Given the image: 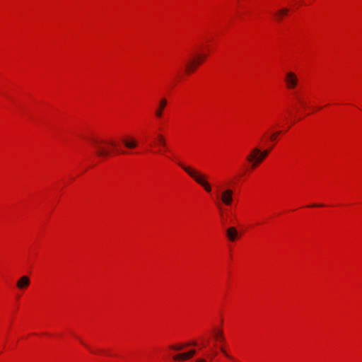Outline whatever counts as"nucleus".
Returning a JSON list of instances; mask_svg holds the SVG:
<instances>
[{
	"label": "nucleus",
	"instance_id": "12",
	"mask_svg": "<svg viewBox=\"0 0 362 362\" xmlns=\"http://www.w3.org/2000/svg\"><path fill=\"white\" fill-rule=\"evenodd\" d=\"M289 10L287 8H283L278 11L275 13V16L276 18V20L280 21H281L284 16L286 15L288 13Z\"/></svg>",
	"mask_w": 362,
	"mask_h": 362
},
{
	"label": "nucleus",
	"instance_id": "5",
	"mask_svg": "<svg viewBox=\"0 0 362 362\" xmlns=\"http://www.w3.org/2000/svg\"><path fill=\"white\" fill-rule=\"evenodd\" d=\"M233 195V192L230 189H225L221 192V194H217L218 198H219L221 201L226 206H229L232 204Z\"/></svg>",
	"mask_w": 362,
	"mask_h": 362
},
{
	"label": "nucleus",
	"instance_id": "4",
	"mask_svg": "<svg viewBox=\"0 0 362 362\" xmlns=\"http://www.w3.org/2000/svg\"><path fill=\"white\" fill-rule=\"evenodd\" d=\"M284 81L288 89H294L298 83L296 74L292 71H288L285 74Z\"/></svg>",
	"mask_w": 362,
	"mask_h": 362
},
{
	"label": "nucleus",
	"instance_id": "11",
	"mask_svg": "<svg viewBox=\"0 0 362 362\" xmlns=\"http://www.w3.org/2000/svg\"><path fill=\"white\" fill-rule=\"evenodd\" d=\"M175 361H186L189 359L187 352L180 353L173 356Z\"/></svg>",
	"mask_w": 362,
	"mask_h": 362
},
{
	"label": "nucleus",
	"instance_id": "9",
	"mask_svg": "<svg viewBox=\"0 0 362 362\" xmlns=\"http://www.w3.org/2000/svg\"><path fill=\"white\" fill-rule=\"evenodd\" d=\"M30 279L27 276H21L17 281V287L20 289H24L27 288L30 284Z\"/></svg>",
	"mask_w": 362,
	"mask_h": 362
},
{
	"label": "nucleus",
	"instance_id": "24",
	"mask_svg": "<svg viewBox=\"0 0 362 362\" xmlns=\"http://www.w3.org/2000/svg\"><path fill=\"white\" fill-rule=\"evenodd\" d=\"M119 153H123V154L126 153V152L124 151H119Z\"/></svg>",
	"mask_w": 362,
	"mask_h": 362
},
{
	"label": "nucleus",
	"instance_id": "15",
	"mask_svg": "<svg viewBox=\"0 0 362 362\" xmlns=\"http://www.w3.org/2000/svg\"><path fill=\"white\" fill-rule=\"evenodd\" d=\"M220 350H221V351L223 353V354L226 357H227V358H229V359L234 360V358H233L232 356H230V354L226 351V350L225 349V348H224L223 346H220Z\"/></svg>",
	"mask_w": 362,
	"mask_h": 362
},
{
	"label": "nucleus",
	"instance_id": "23",
	"mask_svg": "<svg viewBox=\"0 0 362 362\" xmlns=\"http://www.w3.org/2000/svg\"><path fill=\"white\" fill-rule=\"evenodd\" d=\"M322 204H313L311 206H322Z\"/></svg>",
	"mask_w": 362,
	"mask_h": 362
},
{
	"label": "nucleus",
	"instance_id": "10",
	"mask_svg": "<svg viewBox=\"0 0 362 362\" xmlns=\"http://www.w3.org/2000/svg\"><path fill=\"white\" fill-rule=\"evenodd\" d=\"M226 235L229 240L235 241L238 236V231L234 227H230L226 230Z\"/></svg>",
	"mask_w": 362,
	"mask_h": 362
},
{
	"label": "nucleus",
	"instance_id": "19",
	"mask_svg": "<svg viewBox=\"0 0 362 362\" xmlns=\"http://www.w3.org/2000/svg\"><path fill=\"white\" fill-rule=\"evenodd\" d=\"M188 356L191 358L194 355L196 354V350L195 349H191L189 351H187Z\"/></svg>",
	"mask_w": 362,
	"mask_h": 362
},
{
	"label": "nucleus",
	"instance_id": "22",
	"mask_svg": "<svg viewBox=\"0 0 362 362\" xmlns=\"http://www.w3.org/2000/svg\"><path fill=\"white\" fill-rule=\"evenodd\" d=\"M197 344L196 341H192V342H190V343L186 344L185 346H196Z\"/></svg>",
	"mask_w": 362,
	"mask_h": 362
},
{
	"label": "nucleus",
	"instance_id": "8",
	"mask_svg": "<svg viewBox=\"0 0 362 362\" xmlns=\"http://www.w3.org/2000/svg\"><path fill=\"white\" fill-rule=\"evenodd\" d=\"M122 141L124 146L129 149L134 148L138 145L136 140L132 137L123 139Z\"/></svg>",
	"mask_w": 362,
	"mask_h": 362
},
{
	"label": "nucleus",
	"instance_id": "7",
	"mask_svg": "<svg viewBox=\"0 0 362 362\" xmlns=\"http://www.w3.org/2000/svg\"><path fill=\"white\" fill-rule=\"evenodd\" d=\"M168 105L167 99L162 98L158 103V107L156 108L154 114L158 119H160L163 116V111Z\"/></svg>",
	"mask_w": 362,
	"mask_h": 362
},
{
	"label": "nucleus",
	"instance_id": "17",
	"mask_svg": "<svg viewBox=\"0 0 362 362\" xmlns=\"http://www.w3.org/2000/svg\"><path fill=\"white\" fill-rule=\"evenodd\" d=\"M158 141L160 142V144L162 146H165V139H164V137H163V135H161V134H158Z\"/></svg>",
	"mask_w": 362,
	"mask_h": 362
},
{
	"label": "nucleus",
	"instance_id": "20",
	"mask_svg": "<svg viewBox=\"0 0 362 362\" xmlns=\"http://www.w3.org/2000/svg\"><path fill=\"white\" fill-rule=\"evenodd\" d=\"M81 344L86 346L87 349H88L90 350V352L92 353H96V351L92 350L87 344H86L85 343H83L82 341H81Z\"/></svg>",
	"mask_w": 362,
	"mask_h": 362
},
{
	"label": "nucleus",
	"instance_id": "2",
	"mask_svg": "<svg viewBox=\"0 0 362 362\" xmlns=\"http://www.w3.org/2000/svg\"><path fill=\"white\" fill-rule=\"evenodd\" d=\"M91 141L93 144L95 155L100 158H105L110 155V151L103 146V144H110L115 146L116 144L113 141H105L98 139H92Z\"/></svg>",
	"mask_w": 362,
	"mask_h": 362
},
{
	"label": "nucleus",
	"instance_id": "3",
	"mask_svg": "<svg viewBox=\"0 0 362 362\" xmlns=\"http://www.w3.org/2000/svg\"><path fill=\"white\" fill-rule=\"evenodd\" d=\"M206 57V55H197L194 57L189 59L185 66L186 72L191 73L195 71L197 66L202 62L203 59Z\"/></svg>",
	"mask_w": 362,
	"mask_h": 362
},
{
	"label": "nucleus",
	"instance_id": "16",
	"mask_svg": "<svg viewBox=\"0 0 362 362\" xmlns=\"http://www.w3.org/2000/svg\"><path fill=\"white\" fill-rule=\"evenodd\" d=\"M185 347V345L184 344H177V345H172L170 346V348L175 351H180L183 349Z\"/></svg>",
	"mask_w": 362,
	"mask_h": 362
},
{
	"label": "nucleus",
	"instance_id": "14",
	"mask_svg": "<svg viewBox=\"0 0 362 362\" xmlns=\"http://www.w3.org/2000/svg\"><path fill=\"white\" fill-rule=\"evenodd\" d=\"M269 153V150H265L264 151H261V153H259V156L258 157L257 163H261L268 156Z\"/></svg>",
	"mask_w": 362,
	"mask_h": 362
},
{
	"label": "nucleus",
	"instance_id": "21",
	"mask_svg": "<svg viewBox=\"0 0 362 362\" xmlns=\"http://www.w3.org/2000/svg\"><path fill=\"white\" fill-rule=\"evenodd\" d=\"M195 362H206V361L204 358H199L196 359Z\"/></svg>",
	"mask_w": 362,
	"mask_h": 362
},
{
	"label": "nucleus",
	"instance_id": "6",
	"mask_svg": "<svg viewBox=\"0 0 362 362\" xmlns=\"http://www.w3.org/2000/svg\"><path fill=\"white\" fill-rule=\"evenodd\" d=\"M259 153H261V150L259 148H255L252 150L251 153L247 156V160L252 163V167L253 168H256L258 164L260 163H257L258 157L259 156Z\"/></svg>",
	"mask_w": 362,
	"mask_h": 362
},
{
	"label": "nucleus",
	"instance_id": "25",
	"mask_svg": "<svg viewBox=\"0 0 362 362\" xmlns=\"http://www.w3.org/2000/svg\"><path fill=\"white\" fill-rule=\"evenodd\" d=\"M300 102L301 103V104H302L303 105H305V104H304V103H303V102H301L300 100Z\"/></svg>",
	"mask_w": 362,
	"mask_h": 362
},
{
	"label": "nucleus",
	"instance_id": "13",
	"mask_svg": "<svg viewBox=\"0 0 362 362\" xmlns=\"http://www.w3.org/2000/svg\"><path fill=\"white\" fill-rule=\"evenodd\" d=\"M214 337H215L216 340H217L221 343H223L225 341V337L223 335V332L221 329L216 330L214 332Z\"/></svg>",
	"mask_w": 362,
	"mask_h": 362
},
{
	"label": "nucleus",
	"instance_id": "18",
	"mask_svg": "<svg viewBox=\"0 0 362 362\" xmlns=\"http://www.w3.org/2000/svg\"><path fill=\"white\" fill-rule=\"evenodd\" d=\"M280 133H281V132H280V131H279V132H275V133L272 134L270 136V139H271L272 141H275V140H276V136H277Z\"/></svg>",
	"mask_w": 362,
	"mask_h": 362
},
{
	"label": "nucleus",
	"instance_id": "1",
	"mask_svg": "<svg viewBox=\"0 0 362 362\" xmlns=\"http://www.w3.org/2000/svg\"><path fill=\"white\" fill-rule=\"evenodd\" d=\"M177 165L190 176L197 184L201 185L204 190L210 193L212 191L210 183L206 180V176L204 174L193 169L189 166L184 165L182 162L177 161Z\"/></svg>",
	"mask_w": 362,
	"mask_h": 362
}]
</instances>
